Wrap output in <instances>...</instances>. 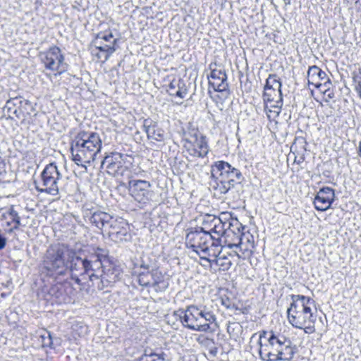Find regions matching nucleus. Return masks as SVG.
Listing matches in <instances>:
<instances>
[{"label":"nucleus","instance_id":"22","mask_svg":"<svg viewBox=\"0 0 361 361\" xmlns=\"http://www.w3.org/2000/svg\"><path fill=\"white\" fill-rule=\"evenodd\" d=\"M166 91L171 96L183 99L188 94V88L185 82L181 79H173L168 85Z\"/></svg>","mask_w":361,"mask_h":361},{"label":"nucleus","instance_id":"39","mask_svg":"<svg viewBox=\"0 0 361 361\" xmlns=\"http://www.w3.org/2000/svg\"><path fill=\"white\" fill-rule=\"evenodd\" d=\"M113 34L111 32L109 34L99 33L97 35V39H104L106 42H109L113 38Z\"/></svg>","mask_w":361,"mask_h":361},{"label":"nucleus","instance_id":"29","mask_svg":"<svg viewBox=\"0 0 361 361\" xmlns=\"http://www.w3.org/2000/svg\"><path fill=\"white\" fill-rule=\"evenodd\" d=\"M219 217H217L214 215L207 214L204 216L202 221V227H199L200 229H202L204 231H206L212 235V231L216 224L214 222L216 220H219Z\"/></svg>","mask_w":361,"mask_h":361},{"label":"nucleus","instance_id":"23","mask_svg":"<svg viewBox=\"0 0 361 361\" xmlns=\"http://www.w3.org/2000/svg\"><path fill=\"white\" fill-rule=\"evenodd\" d=\"M326 73L317 66H310L307 71L308 83L321 88V82L326 79Z\"/></svg>","mask_w":361,"mask_h":361},{"label":"nucleus","instance_id":"28","mask_svg":"<svg viewBox=\"0 0 361 361\" xmlns=\"http://www.w3.org/2000/svg\"><path fill=\"white\" fill-rule=\"evenodd\" d=\"M8 215L11 219V221L15 224L14 227L12 230H17L20 226H25V224L21 223L22 216L20 215V213L16 209L14 206H11L8 209Z\"/></svg>","mask_w":361,"mask_h":361},{"label":"nucleus","instance_id":"38","mask_svg":"<svg viewBox=\"0 0 361 361\" xmlns=\"http://www.w3.org/2000/svg\"><path fill=\"white\" fill-rule=\"evenodd\" d=\"M331 86V80L326 78L325 80L321 82V88H319L321 91H324L325 92H330V88Z\"/></svg>","mask_w":361,"mask_h":361},{"label":"nucleus","instance_id":"19","mask_svg":"<svg viewBox=\"0 0 361 361\" xmlns=\"http://www.w3.org/2000/svg\"><path fill=\"white\" fill-rule=\"evenodd\" d=\"M143 128L149 139H152L159 142L164 140V130L159 128L155 122H153L149 119H145L144 121Z\"/></svg>","mask_w":361,"mask_h":361},{"label":"nucleus","instance_id":"50","mask_svg":"<svg viewBox=\"0 0 361 361\" xmlns=\"http://www.w3.org/2000/svg\"><path fill=\"white\" fill-rule=\"evenodd\" d=\"M231 226H233V225H232L231 224H230V223H229V224H228V227H230Z\"/></svg>","mask_w":361,"mask_h":361},{"label":"nucleus","instance_id":"46","mask_svg":"<svg viewBox=\"0 0 361 361\" xmlns=\"http://www.w3.org/2000/svg\"><path fill=\"white\" fill-rule=\"evenodd\" d=\"M55 290H58L57 286L52 288L51 291H54Z\"/></svg>","mask_w":361,"mask_h":361},{"label":"nucleus","instance_id":"48","mask_svg":"<svg viewBox=\"0 0 361 361\" xmlns=\"http://www.w3.org/2000/svg\"><path fill=\"white\" fill-rule=\"evenodd\" d=\"M238 242V240H237V236L235 237V239L233 240V243H237Z\"/></svg>","mask_w":361,"mask_h":361},{"label":"nucleus","instance_id":"36","mask_svg":"<svg viewBox=\"0 0 361 361\" xmlns=\"http://www.w3.org/2000/svg\"><path fill=\"white\" fill-rule=\"evenodd\" d=\"M116 42H117V39H114L112 42L111 45H106V51H105L106 56L104 57L105 61H107L109 59V58L110 57V56L116 51L114 44L116 43Z\"/></svg>","mask_w":361,"mask_h":361},{"label":"nucleus","instance_id":"30","mask_svg":"<svg viewBox=\"0 0 361 361\" xmlns=\"http://www.w3.org/2000/svg\"><path fill=\"white\" fill-rule=\"evenodd\" d=\"M216 248H219V247L217 245H215L214 242L213 241V245H210L209 246H208V251L207 250L204 252H200V255H199L200 256V258L202 259L209 262V263H211V264H212L213 259H211L210 257H214V259L217 257L218 250L216 251Z\"/></svg>","mask_w":361,"mask_h":361},{"label":"nucleus","instance_id":"41","mask_svg":"<svg viewBox=\"0 0 361 361\" xmlns=\"http://www.w3.org/2000/svg\"><path fill=\"white\" fill-rule=\"evenodd\" d=\"M140 268L143 269L145 271H149L150 265L142 262L140 264Z\"/></svg>","mask_w":361,"mask_h":361},{"label":"nucleus","instance_id":"13","mask_svg":"<svg viewBox=\"0 0 361 361\" xmlns=\"http://www.w3.org/2000/svg\"><path fill=\"white\" fill-rule=\"evenodd\" d=\"M334 199V190L329 187H324L319 190L314 197V208L318 211H326L330 208Z\"/></svg>","mask_w":361,"mask_h":361},{"label":"nucleus","instance_id":"27","mask_svg":"<svg viewBox=\"0 0 361 361\" xmlns=\"http://www.w3.org/2000/svg\"><path fill=\"white\" fill-rule=\"evenodd\" d=\"M231 256V254H226L223 252L222 248H220V250H218L217 257L213 259L212 263L219 267L221 270L228 271L232 265V261L229 258V257Z\"/></svg>","mask_w":361,"mask_h":361},{"label":"nucleus","instance_id":"6","mask_svg":"<svg viewBox=\"0 0 361 361\" xmlns=\"http://www.w3.org/2000/svg\"><path fill=\"white\" fill-rule=\"evenodd\" d=\"M122 273V269L119 265L108 261L98 271H94L90 274V281L92 283V286L102 290L118 281Z\"/></svg>","mask_w":361,"mask_h":361},{"label":"nucleus","instance_id":"44","mask_svg":"<svg viewBox=\"0 0 361 361\" xmlns=\"http://www.w3.org/2000/svg\"><path fill=\"white\" fill-rule=\"evenodd\" d=\"M106 45H107V44H105V45H104V46H102V45H100V46H96V49H99V51H104V52H105V51H106Z\"/></svg>","mask_w":361,"mask_h":361},{"label":"nucleus","instance_id":"20","mask_svg":"<svg viewBox=\"0 0 361 361\" xmlns=\"http://www.w3.org/2000/svg\"><path fill=\"white\" fill-rule=\"evenodd\" d=\"M281 82L279 79L277 78V75L275 74L269 75V78L267 79L266 85L264 88H275L278 89L279 92V99L276 100V104L271 106L274 109L273 111L276 114H279L281 111V106L283 105V99H282V93H281Z\"/></svg>","mask_w":361,"mask_h":361},{"label":"nucleus","instance_id":"31","mask_svg":"<svg viewBox=\"0 0 361 361\" xmlns=\"http://www.w3.org/2000/svg\"><path fill=\"white\" fill-rule=\"evenodd\" d=\"M233 187L230 182H228V180L225 179H216V185L213 186L220 194H226Z\"/></svg>","mask_w":361,"mask_h":361},{"label":"nucleus","instance_id":"15","mask_svg":"<svg viewBox=\"0 0 361 361\" xmlns=\"http://www.w3.org/2000/svg\"><path fill=\"white\" fill-rule=\"evenodd\" d=\"M209 84L216 92H224L227 90L228 84L227 75L224 69H212L208 76Z\"/></svg>","mask_w":361,"mask_h":361},{"label":"nucleus","instance_id":"5","mask_svg":"<svg viewBox=\"0 0 361 361\" xmlns=\"http://www.w3.org/2000/svg\"><path fill=\"white\" fill-rule=\"evenodd\" d=\"M73 256V250L63 244L50 246L44 255L43 267L49 272L63 274L68 269V257Z\"/></svg>","mask_w":361,"mask_h":361},{"label":"nucleus","instance_id":"11","mask_svg":"<svg viewBox=\"0 0 361 361\" xmlns=\"http://www.w3.org/2000/svg\"><path fill=\"white\" fill-rule=\"evenodd\" d=\"M106 231L111 240L116 243L127 242L131 240L128 224L122 218L114 217Z\"/></svg>","mask_w":361,"mask_h":361},{"label":"nucleus","instance_id":"43","mask_svg":"<svg viewBox=\"0 0 361 361\" xmlns=\"http://www.w3.org/2000/svg\"><path fill=\"white\" fill-rule=\"evenodd\" d=\"M324 93L327 97V98L329 99H333L334 97V93L331 90H330V92H324Z\"/></svg>","mask_w":361,"mask_h":361},{"label":"nucleus","instance_id":"37","mask_svg":"<svg viewBox=\"0 0 361 361\" xmlns=\"http://www.w3.org/2000/svg\"><path fill=\"white\" fill-rule=\"evenodd\" d=\"M353 81L355 83V90L357 92L360 98L361 99V76L354 77Z\"/></svg>","mask_w":361,"mask_h":361},{"label":"nucleus","instance_id":"9","mask_svg":"<svg viewBox=\"0 0 361 361\" xmlns=\"http://www.w3.org/2000/svg\"><path fill=\"white\" fill-rule=\"evenodd\" d=\"M185 244L188 247L192 248L194 252L200 255V252L208 251V246L213 245V237L197 227L187 233Z\"/></svg>","mask_w":361,"mask_h":361},{"label":"nucleus","instance_id":"14","mask_svg":"<svg viewBox=\"0 0 361 361\" xmlns=\"http://www.w3.org/2000/svg\"><path fill=\"white\" fill-rule=\"evenodd\" d=\"M238 224L237 230H238V235H237V243H232L228 245L229 248H233L234 247H238L243 253L245 252H252V249L254 248V243H253V236L250 235L249 233H241L240 228L244 229V227L242 226L238 222L236 223Z\"/></svg>","mask_w":361,"mask_h":361},{"label":"nucleus","instance_id":"18","mask_svg":"<svg viewBox=\"0 0 361 361\" xmlns=\"http://www.w3.org/2000/svg\"><path fill=\"white\" fill-rule=\"evenodd\" d=\"M234 169L228 162L224 161H216L211 167V177L214 179L227 178Z\"/></svg>","mask_w":361,"mask_h":361},{"label":"nucleus","instance_id":"16","mask_svg":"<svg viewBox=\"0 0 361 361\" xmlns=\"http://www.w3.org/2000/svg\"><path fill=\"white\" fill-rule=\"evenodd\" d=\"M85 217L88 218L89 221L92 225H94L99 229H104L105 231L107 230L111 223V220L114 219V216L109 214L102 211H96L94 212L90 211L89 212H86Z\"/></svg>","mask_w":361,"mask_h":361},{"label":"nucleus","instance_id":"26","mask_svg":"<svg viewBox=\"0 0 361 361\" xmlns=\"http://www.w3.org/2000/svg\"><path fill=\"white\" fill-rule=\"evenodd\" d=\"M158 271H141L137 276V282L142 286H148L152 285L153 287L159 283V281L155 279L157 276ZM160 274V273H159Z\"/></svg>","mask_w":361,"mask_h":361},{"label":"nucleus","instance_id":"35","mask_svg":"<svg viewBox=\"0 0 361 361\" xmlns=\"http://www.w3.org/2000/svg\"><path fill=\"white\" fill-rule=\"evenodd\" d=\"M242 178L243 176L241 172L238 169L234 168L232 170V172L230 173V175L228 176L227 178H226V180H228V182H230L231 185L234 186L235 183H240Z\"/></svg>","mask_w":361,"mask_h":361},{"label":"nucleus","instance_id":"10","mask_svg":"<svg viewBox=\"0 0 361 361\" xmlns=\"http://www.w3.org/2000/svg\"><path fill=\"white\" fill-rule=\"evenodd\" d=\"M40 58L45 68L61 74L66 71L68 65L64 62L61 50L56 46L51 47L46 51L40 53Z\"/></svg>","mask_w":361,"mask_h":361},{"label":"nucleus","instance_id":"49","mask_svg":"<svg viewBox=\"0 0 361 361\" xmlns=\"http://www.w3.org/2000/svg\"><path fill=\"white\" fill-rule=\"evenodd\" d=\"M231 231L234 235H235V231H233V230H231Z\"/></svg>","mask_w":361,"mask_h":361},{"label":"nucleus","instance_id":"33","mask_svg":"<svg viewBox=\"0 0 361 361\" xmlns=\"http://www.w3.org/2000/svg\"><path fill=\"white\" fill-rule=\"evenodd\" d=\"M107 257H108V252L104 249L98 247L97 249L95 254L90 255L88 258H93V259L98 258L99 259V261L102 262V266H101V267H102L103 266V264L107 263L108 261H110Z\"/></svg>","mask_w":361,"mask_h":361},{"label":"nucleus","instance_id":"3","mask_svg":"<svg viewBox=\"0 0 361 361\" xmlns=\"http://www.w3.org/2000/svg\"><path fill=\"white\" fill-rule=\"evenodd\" d=\"M292 302L287 310L289 323L295 328L303 329L306 334L315 331L316 315L312 312L314 300L300 295H290Z\"/></svg>","mask_w":361,"mask_h":361},{"label":"nucleus","instance_id":"34","mask_svg":"<svg viewBox=\"0 0 361 361\" xmlns=\"http://www.w3.org/2000/svg\"><path fill=\"white\" fill-rule=\"evenodd\" d=\"M216 224L212 228V233H217L219 235H223L226 233V226H227V223L223 222L221 219L219 218V220H216L214 222Z\"/></svg>","mask_w":361,"mask_h":361},{"label":"nucleus","instance_id":"4","mask_svg":"<svg viewBox=\"0 0 361 361\" xmlns=\"http://www.w3.org/2000/svg\"><path fill=\"white\" fill-rule=\"evenodd\" d=\"M178 315L183 326L195 331H214L212 324L216 325L214 313L207 305H189L185 310H179L176 313Z\"/></svg>","mask_w":361,"mask_h":361},{"label":"nucleus","instance_id":"32","mask_svg":"<svg viewBox=\"0 0 361 361\" xmlns=\"http://www.w3.org/2000/svg\"><path fill=\"white\" fill-rule=\"evenodd\" d=\"M276 98H279L278 89L275 88H264L263 94V99L264 102H274Z\"/></svg>","mask_w":361,"mask_h":361},{"label":"nucleus","instance_id":"2","mask_svg":"<svg viewBox=\"0 0 361 361\" xmlns=\"http://www.w3.org/2000/svg\"><path fill=\"white\" fill-rule=\"evenodd\" d=\"M102 147V141L98 133L81 131L75 135L71 142L72 160L86 170L87 166L97 159Z\"/></svg>","mask_w":361,"mask_h":361},{"label":"nucleus","instance_id":"45","mask_svg":"<svg viewBox=\"0 0 361 361\" xmlns=\"http://www.w3.org/2000/svg\"><path fill=\"white\" fill-rule=\"evenodd\" d=\"M140 361H152V358H149V357H146L145 353L144 355L140 358Z\"/></svg>","mask_w":361,"mask_h":361},{"label":"nucleus","instance_id":"8","mask_svg":"<svg viewBox=\"0 0 361 361\" xmlns=\"http://www.w3.org/2000/svg\"><path fill=\"white\" fill-rule=\"evenodd\" d=\"M62 176L54 163L47 164L40 175V180H35V188L39 192L56 196L59 192V183Z\"/></svg>","mask_w":361,"mask_h":361},{"label":"nucleus","instance_id":"21","mask_svg":"<svg viewBox=\"0 0 361 361\" xmlns=\"http://www.w3.org/2000/svg\"><path fill=\"white\" fill-rule=\"evenodd\" d=\"M193 140L190 141L194 144V155L198 157H204L209 152V146L206 137L202 135L194 133L191 135Z\"/></svg>","mask_w":361,"mask_h":361},{"label":"nucleus","instance_id":"1","mask_svg":"<svg viewBox=\"0 0 361 361\" xmlns=\"http://www.w3.org/2000/svg\"><path fill=\"white\" fill-rule=\"evenodd\" d=\"M259 353L264 361H290L295 354V346L290 338L274 331L259 332Z\"/></svg>","mask_w":361,"mask_h":361},{"label":"nucleus","instance_id":"47","mask_svg":"<svg viewBox=\"0 0 361 361\" xmlns=\"http://www.w3.org/2000/svg\"><path fill=\"white\" fill-rule=\"evenodd\" d=\"M235 255L238 257H240V255L236 252H234Z\"/></svg>","mask_w":361,"mask_h":361},{"label":"nucleus","instance_id":"42","mask_svg":"<svg viewBox=\"0 0 361 361\" xmlns=\"http://www.w3.org/2000/svg\"><path fill=\"white\" fill-rule=\"evenodd\" d=\"M4 166H5V164L2 159V158L0 157V175L4 172Z\"/></svg>","mask_w":361,"mask_h":361},{"label":"nucleus","instance_id":"40","mask_svg":"<svg viewBox=\"0 0 361 361\" xmlns=\"http://www.w3.org/2000/svg\"><path fill=\"white\" fill-rule=\"evenodd\" d=\"M6 245V238L0 233V250L4 249Z\"/></svg>","mask_w":361,"mask_h":361},{"label":"nucleus","instance_id":"17","mask_svg":"<svg viewBox=\"0 0 361 361\" xmlns=\"http://www.w3.org/2000/svg\"><path fill=\"white\" fill-rule=\"evenodd\" d=\"M126 155L119 152H111V154L104 157L102 161L101 166L117 171L123 167L124 162V158H126Z\"/></svg>","mask_w":361,"mask_h":361},{"label":"nucleus","instance_id":"24","mask_svg":"<svg viewBox=\"0 0 361 361\" xmlns=\"http://www.w3.org/2000/svg\"><path fill=\"white\" fill-rule=\"evenodd\" d=\"M20 97H13L6 101L4 106V115L11 119H18Z\"/></svg>","mask_w":361,"mask_h":361},{"label":"nucleus","instance_id":"25","mask_svg":"<svg viewBox=\"0 0 361 361\" xmlns=\"http://www.w3.org/2000/svg\"><path fill=\"white\" fill-rule=\"evenodd\" d=\"M35 105L27 99H22L20 101V108L18 112V119L25 120L32 116H36Z\"/></svg>","mask_w":361,"mask_h":361},{"label":"nucleus","instance_id":"7","mask_svg":"<svg viewBox=\"0 0 361 361\" xmlns=\"http://www.w3.org/2000/svg\"><path fill=\"white\" fill-rule=\"evenodd\" d=\"M101 266L102 262L98 258L82 259L76 256L73 251V256L68 259V269L71 273V279L78 284H80L81 282L79 276L85 277L88 275L90 278V274L94 271H98Z\"/></svg>","mask_w":361,"mask_h":361},{"label":"nucleus","instance_id":"12","mask_svg":"<svg viewBox=\"0 0 361 361\" xmlns=\"http://www.w3.org/2000/svg\"><path fill=\"white\" fill-rule=\"evenodd\" d=\"M129 191L133 198L139 202H146L149 200L151 183L144 180H131L128 182Z\"/></svg>","mask_w":361,"mask_h":361}]
</instances>
